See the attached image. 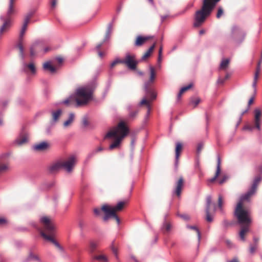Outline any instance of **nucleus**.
Masks as SVG:
<instances>
[{
    "mask_svg": "<svg viewBox=\"0 0 262 262\" xmlns=\"http://www.w3.org/2000/svg\"><path fill=\"white\" fill-rule=\"evenodd\" d=\"M221 159L219 157L217 159V164L216 170L215 175L213 178L207 180L208 185H210V184L213 183L215 182V181L216 180V179L219 176V175L221 173Z\"/></svg>",
    "mask_w": 262,
    "mask_h": 262,
    "instance_id": "dca6fc26",
    "label": "nucleus"
},
{
    "mask_svg": "<svg viewBox=\"0 0 262 262\" xmlns=\"http://www.w3.org/2000/svg\"><path fill=\"white\" fill-rule=\"evenodd\" d=\"M127 203L125 201H121L119 202L116 206L112 207L108 205H104L102 206L101 209L104 213L105 215L103 217V220L106 221L108 220V216L109 215H114V213L121 211L123 210L125 204Z\"/></svg>",
    "mask_w": 262,
    "mask_h": 262,
    "instance_id": "6e6552de",
    "label": "nucleus"
},
{
    "mask_svg": "<svg viewBox=\"0 0 262 262\" xmlns=\"http://www.w3.org/2000/svg\"><path fill=\"white\" fill-rule=\"evenodd\" d=\"M224 13V9L223 6H220L217 8V11L216 14V17L219 19Z\"/></svg>",
    "mask_w": 262,
    "mask_h": 262,
    "instance_id": "c9c22d12",
    "label": "nucleus"
},
{
    "mask_svg": "<svg viewBox=\"0 0 262 262\" xmlns=\"http://www.w3.org/2000/svg\"><path fill=\"white\" fill-rule=\"evenodd\" d=\"M129 133V129L123 121L120 122L117 126L110 130L105 135V138L114 139V142L109 146L110 150L119 147L122 140Z\"/></svg>",
    "mask_w": 262,
    "mask_h": 262,
    "instance_id": "20e7f679",
    "label": "nucleus"
},
{
    "mask_svg": "<svg viewBox=\"0 0 262 262\" xmlns=\"http://www.w3.org/2000/svg\"><path fill=\"white\" fill-rule=\"evenodd\" d=\"M221 0H203L200 9L197 10L194 16L193 26L199 27L211 15L213 9Z\"/></svg>",
    "mask_w": 262,
    "mask_h": 262,
    "instance_id": "7ed1b4c3",
    "label": "nucleus"
},
{
    "mask_svg": "<svg viewBox=\"0 0 262 262\" xmlns=\"http://www.w3.org/2000/svg\"><path fill=\"white\" fill-rule=\"evenodd\" d=\"M260 73V71H255V72L254 74V79H253L254 81H257Z\"/></svg>",
    "mask_w": 262,
    "mask_h": 262,
    "instance_id": "de8ad7c7",
    "label": "nucleus"
},
{
    "mask_svg": "<svg viewBox=\"0 0 262 262\" xmlns=\"http://www.w3.org/2000/svg\"><path fill=\"white\" fill-rule=\"evenodd\" d=\"M152 38V36H138L136 37V39L135 41V46L136 47H140L142 46L145 42L147 40L151 39Z\"/></svg>",
    "mask_w": 262,
    "mask_h": 262,
    "instance_id": "2eb2a0df",
    "label": "nucleus"
},
{
    "mask_svg": "<svg viewBox=\"0 0 262 262\" xmlns=\"http://www.w3.org/2000/svg\"><path fill=\"white\" fill-rule=\"evenodd\" d=\"M98 244L94 242H91L90 243V251L91 253L94 252L97 248Z\"/></svg>",
    "mask_w": 262,
    "mask_h": 262,
    "instance_id": "4c0bfd02",
    "label": "nucleus"
},
{
    "mask_svg": "<svg viewBox=\"0 0 262 262\" xmlns=\"http://www.w3.org/2000/svg\"><path fill=\"white\" fill-rule=\"evenodd\" d=\"M62 168L61 161L51 164L49 167V170L51 173H54Z\"/></svg>",
    "mask_w": 262,
    "mask_h": 262,
    "instance_id": "412c9836",
    "label": "nucleus"
},
{
    "mask_svg": "<svg viewBox=\"0 0 262 262\" xmlns=\"http://www.w3.org/2000/svg\"><path fill=\"white\" fill-rule=\"evenodd\" d=\"M121 63L125 64L130 70H135L138 64L136 57L133 54H127L121 61Z\"/></svg>",
    "mask_w": 262,
    "mask_h": 262,
    "instance_id": "9d476101",
    "label": "nucleus"
},
{
    "mask_svg": "<svg viewBox=\"0 0 262 262\" xmlns=\"http://www.w3.org/2000/svg\"><path fill=\"white\" fill-rule=\"evenodd\" d=\"M128 118L129 120L134 119L137 116L139 113V110H133L131 106L128 107Z\"/></svg>",
    "mask_w": 262,
    "mask_h": 262,
    "instance_id": "5701e85b",
    "label": "nucleus"
},
{
    "mask_svg": "<svg viewBox=\"0 0 262 262\" xmlns=\"http://www.w3.org/2000/svg\"><path fill=\"white\" fill-rule=\"evenodd\" d=\"M261 115V112L259 109H255L254 111L255 125L256 128L260 129V117Z\"/></svg>",
    "mask_w": 262,
    "mask_h": 262,
    "instance_id": "6ab92c4d",
    "label": "nucleus"
},
{
    "mask_svg": "<svg viewBox=\"0 0 262 262\" xmlns=\"http://www.w3.org/2000/svg\"><path fill=\"white\" fill-rule=\"evenodd\" d=\"M43 68L45 70L49 71L51 73H54L56 71V68L50 62H45L43 64Z\"/></svg>",
    "mask_w": 262,
    "mask_h": 262,
    "instance_id": "b1692460",
    "label": "nucleus"
},
{
    "mask_svg": "<svg viewBox=\"0 0 262 262\" xmlns=\"http://www.w3.org/2000/svg\"><path fill=\"white\" fill-rule=\"evenodd\" d=\"M94 90L91 86H86L77 90L75 96H71L62 103L66 105L79 106L86 104L92 98Z\"/></svg>",
    "mask_w": 262,
    "mask_h": 262,
    "instance_id": "f03ea898",
    "label": "nucleus"
},
{
    "mask_svg": "<svg viewBox=\"0 0 262 262\" xmlns=\"http://www.w3.org/2000/svg\"><path fill=\"white\" fill-rule=\"evenodd\" d=\"M192 85V84H189L187 86L182 88L180 90V91L178 95V96H177L178 99H180L181 98L182 95L184 94V93H185L187 90H189L191 88Z\"/></svg>",
    "mask_w": 262,
    "mask_h": 262,
    "instance_id": "72a5a7b5",
    "label": "nucleus"
},
{
    "mask_svg": "<svg viewBox=\"0 0 262 262\" xmlns=\"http://www.w3.org/2000/svg\"><path fill=\"white\" fill-rule=\"evenodd\" d=\"M37 48L41 49V45L38 43L35 42L34 43L30 48V55L31 56H33L36 54V50Z\"/></svg>",
    "mask_w": 262,
    "mask_h": 262,
    "instance_id": "bb28decb",
    "label": "nucleus"
},
{
    "mask_svg": "<svg viewBox=\"0 0 262 262\" xmlns=\"http://www.w3.org/2000/svg\"><path fill=\"white\" fill-rule=\"evenodd\" d=\"M225 81V79L224 78V79L219 78L218 79L217 82L220 84H223Z\"/></svg>",
    "mask_w": 262,
    "mask_h": 262,
    "instance_id": "680f3d73",
    "label": "nucleus"
},
{
    "mask_svg": "<svg viewBox=\"0 0 262 262\" xmlns=\"http://www.w3.org/2000/svg\"><path fill=\"white\" fill-rule=\"evenodd\" d=\"M168 16L167 15H164V16H161V22H163L167 18Z\"/></svg>",
    "mask_w": 262,
    "mask_h": 262,
    "instance_id": "774afa93",
    "label": "nucleus"
},
{
    "mask_svg": "<svg viewBox=\"0 0 262 262\" xmlns=\"http://www.w3.org/2000/svg\"><path fill=\"white\" fill-rule=\"evenodd\" d=\"M56 60L59 64H61L63 61V59L61 57H58L56 58Z\"/></svg>",
    "mask_w": 262,
    "mask_h": 262,
    "instance_id": "6e6d98bb",
    "label": "nucleus"
},
{
    "mask_svg": "<svg viewBox=\"0 0 262 262\" xmlns=\"http://www.w3.org/2000/svg\"><path fill=\"white\" fill-rule=\"evenodd\" d=\"M185 180L183 177H180L175 183L173 193L178 197H180L184 186Z\"/></svg>",
    "mask_w": 262,
    "mask_h": 262,
    "instance_id": "f8f14e48",
    "label": "nucleus"
},
{
    "mask_svg": "<svg viewBox=\"0 0 262 262\" xmlns=\"http://www.w3.org/2000/svg\"><path fill=\"white\" fill-rule=\"evenodd\" d=\"M101 211H102L101 209L95 208L94 209V213L96 215H99L101 213Z\"/></svg>",
    "mask_w": 262,
    "mask_h": 262,
    "instance_id": "3c124183",
    "label": "nucleus"
},
{
    "mask_svg": "<svg viewBox=\"0 0 262 262\" xmlns=\"http://www.w3.org/2000/svg\"><path fill=\"white\" fill-rule=\"evenodd\" d=\"M98 52V56L100 57V58H102L103 57L104 55V53L101 51H100V50L99 51H97Z\"/></svg>",
    "mask_w": 262,
    "mask_h": 262,
    "instance_id": "052dcab7",
    "label": "nucleus"
},
{
    "mask_svg": "<svg viewBox=\"0 0 262 262\" xmlns=\"http://www.w3.org/2000/svg\"><path fill=\"white\" fill-rule=\"evenodd\" d=\"M256 84H257V81L253 80V83H252V87L254 88V92L256 91Z\"/></svg>",
    "mask_w": 262,
    "mask_h": 262,
    "instance_id": "0e129e2a",
    "label": "nucleus"
},
{
    "mask_svg": "<svg viewBox=\"0 0 262 262\" xmlns=\"http://www.w3.org/2000/svg\"><path fill=\"white\" fill-rule=\"evenodd\" d=\"M30 258L32 259H35V260L38 259V256L37 255H33V254L30 255Z\"/></svg>",
    "mask_w": 262,
    "mask_h": 262,
    "instance_id": "69168bd1",
    "label": "nucleus"
},
{
    "mask_svg": "<svg viewBox=\"0 0 262 262\" xmlns=\"http://www.w3.org/2000/svg\"><path fill=\"white\" fill-rule=\"evenodd\" d=\"M149 82H146L144 84V89L146 92V97L144 98L140 102L139 105H146L148 108V113L150 110V103L156 98V94L154 91L148 86Z\"/></svg>",
    "mask_w": 262,
    "mask_h": 262,
    "instance_id": "1a4fd4ad",
    "label": "nucleus"
},
{
    "mask_svg": "<svg viewBox=\"0 0 262 262\" xmlns=\"http://www.w3.org/2000/svg\"><path fill=\"white\" fill-rule=\"evenodd\" d=\"M180 216L185 220H188L189 219V216H188V215L186 214H181L180 215Z\"/></svg>",
    "mask_w": 262,
    "mask_h": 262,
    "instance_id": "864d4df0",
    "label": "nucleus"
},
{
    "mask_svg": "<svg viewBox=\"0 0 262 262\" xmlns=\"http://www.w3.org/2000/svg\"><path fill=\"white\" fill-rule=\"evenodd\" d=\"M244 35V32L238 27H233L231 29V36L234 38L238 39Z\"/></svg>",
    "mask_w": 262,
    "mask_h": 262,
    "instance_id": "a211bd4d",
    "label": "nucleus"
},
{
    "mask_svg": "<svg viewBox=\"0 0 262 262\" xmlns=\"http://www.w3.org/2000/svg\"><path fill=\"white\" fill-rule=\"evenodd\" d=\"M111 249L115 256L116 258L117 259L118 258V244L115 242V241H113L111 245L110 246Z\"/></svg>",
    "mask_w": 262,
    "mask_h": 262,
    "instance_id": "393cba45",
    "label": "nucleus"
},
{
    "mask_svg": "<svg viewBox=\"0 0 262 262\" xmlns=\"http://www.w3.org/2000/svg\"><path fill=\"white\" fill-rule=\"evenodd\" d=\"M110 217H113V218H114V219L116 220V221L117 222V224H120V219L118 217V216L117 215L116 213H114V215H109L108 216V219Z\"/></svg>",
    "mask_w": 262,
    "mask_h": 262,
    "instance_id": "79ce46f5",
    "label": "nucleus"
},
{
    "mask_svg": "<svg viewBox=\"0 0 262 262\" xmlns=\"http://www.w3.org/2000/svg\"><path fill=\"white\" fill-rule=\"evenodd\" d=\"M28 140L29 136L28 134L26 133H22L16 140V143L19 145H21L26 143L28 141Z\"/></svg>",
    "mask_w": 262,
    "mask_h": 262,
    "instance_id": "f3484780",
    "label": "nucleus"
},
{
    "mask_svg": "<svg viewBox=\"0 0 262 262\" xmlns=\"http://www.w3.org/2000/svg\"><path fill=\"white\" fill-rule=\"evenodd\" d=\"M62 114V111L61 110H58L56 111L53 112L52 113V120L54 122H56L58 120L60 116Z\"/></svg>",
    "mask_w": 262,
    "mask_h": 262,
    "instance_id": "cd10ccee",
    "label": "nucleus"
},
{
    "mask_svg": "<svg viewBox=\"0 0 262 262\" xmlns=\"http://www.w3.org/2000/svg\"><path fill=\"white\" fill-rule=\"evenodd\" d=\"M6 223L7 221L4 218L0 217V225H4Z\"/></svg>",
    "mask_w": 262,
    "mask_h": 262,
    "instance_id": "13d9d810",
    "label": "nucleus"
},
{
    "mask_svg": "<svg viewBox=\"0 0 262 262\" xmlns=\"http://www.w3.org/2000/svg\"><path fill=\"white\" fill-rule=\"evenodd\" d=\"M228 179V177L226 175L222 176L221 179L219 181V183L220 184L222 185L224 183L227 179Z\"/></svg>",
    "mask_w": 262,
    "mask_h": 262,
    "instance_id": "a19ab883",
    "label": "nucleus"
},
{
    "mask_svg": "<svg viewBox=\"0 0 262 262\" xmlns=\"http://www.w3.org/2000/svg\"><path fill=\"white\" fill-rule=\"evenodd\" d=\"M182 150V144L180 142H177L176 143V159L178 160L179 159V157L180 156V153L181 151Z\"/></svg>",
    "mask_w": 262,
    "mask_h": 262,
    "instance_id": "7c9ffc66",
    "label": "nucleus"
},
{
    "mask_svg": "<svg viewBox=\"0 0 262 262\" xmlns=\"http://www.w3.org/2000/svg\"><path fill=\"white\" fill-rule=\"evenodd\" d=\"M156 46V43H154L152 46H151L149 49L144 53V54L142 56V59L145 60L147 58L150 56L151 53L153 52Z\"/></svg>",
    "mask_w": 262,
    "mask_h": 262,
    "instance_id": "c756f323",
    "label": "nucleus"
},
{
    "mask_svg": "<svg viewBox=\"0 0 262 262\" xmlns=\"http://www.w3.org/2000/svg\"><path fill=\"white\" fill-rule=\"evenodd\" d=\"M93 259L95 260H98L101 261L103 262H107L108 259L107 257L103 254L99 255H95L93 256Z\"/></svg>",
    "mask_w": 262,
    "mask_h": 262,
    "instance_id": "f704fd0d",
    "label": "nucleus"
},
{
    "mask_svg": "<svg viewBox=\"0 0 262 262\" xmlns=\"http://www.w3.org/2000/svg\"><path fill=\"white\" fill-rule=\"evenodd\" d=\"M51 144L47 141L36 143L33 146V149L37 151H45L49 150Z\"/></svg>",
    "mask_w": 262,
    "mask_h": 262,
    "instance_id": "ddd939ff",
    "label": "nucleus"
},
{
    "mask_svg": "<svg viewBox=\"0 0 262 262\" xmlns=\"http://www.w3.org/2000/svg\"><path fill=\"white\" fill-rule=\"evenodd\" d=\"M40 223L43 227V229L40 231L41 236L44 239L52 243L57 248H60L59 244L53 238L56 230L55 224L53 220L49 216H42L40 219Z\"/></svg>",
    "mask_w": 262,
    "mask_h": 262,
    "instance_id": "39448f33",
    "label": "nucleus"
},
{
    "mask_svg": "<svg viewBox=\"0 0 262 262\" xmlns=\"http://www.w3.org/2000/svg\"><path fill=\"white\" fill-rule=\"evenodd\" d=\"M110 33L109 31H107V33H106L105 38L103 41L104 42L106 40H107L110 38Z\"/></svg>",
    "mask_w": 262,
    "mask_h": 262,
    "instance_id": "bf43d9fd",
    "label": "nucleus"
},
{
    "mask_svg": "<svg viewBox=\"0 0 262 262\" xmlns=\"http://www.w3.org/2000/svg\"><path fill=\"white\" fill-rule=\"evenodd\" d=\"M257 245L254 244L253 245H250V252L251 253H254L257 248Z\"/></svg>",
    "mask_w": 262,
    "mask_h": 262,
    "instance_id": "c03bdc74",
    "label": "nucleus"
},
{
    "mask_svg": "<svg viewBox=\"0 0 262 262\" xmlns=\"http://www.w3.org/2000/svg\"><path fill=\"white\" fill-rule=\"evenodd\" d=\"M229 63L230 60L228 59H225L223 60L220 64V69L223 70H226L228 68L229 65Z\"/></svg>",
    "mask_w": 262,
    "mask_h": 262,
    "instance_id": "2f4dec72",
    "label": "nucleus"
},
{
    "mask_svg": "<svg viewBox=\"0 0 262 262\" xmlns=\"http://www.w3.org/2000/svg\"><path fill=\"white\" fill-rule=\"evenodd\" d=\"M75 115L73 113H70L69 115V119L63 123L64 127H68L74 121Z\"/></svg>",
    "mask_w": 262,
    "mask_h": 262,
    "instance_id": "473e14b6",
    "label": "nucleus"
},
{
    "mask_svg": "<svg viewBox=\"0 0 262 262\" xmlns=\"http://www.w3.org/2000/svg\"><path fill=\"white\" fill-rule=\"evenodd\" d=\"M162 47H161L159 50L158 62H160L162 58Z\"/></svg>",
    "mask_w": 262,
    "mask_h": 262,
    "instance_id": "8fccbe9b",
    "label": "nucleus"
},
{
    "mask_svg": "<svg viewBox=\"0 0 262 262\" xmlns=\"http://www.w3.org/2000/svg\"><path fill=\"white\" fill-rule=\"evenodd\" d=\"M156 78V71L153 67H150V77L149 80L147 82L148 83V86H150V83H152Z\"/></svg>",
    "mask_w": 262,
    "mask_h": 262,
    "instance_id": "a878e982",
    "label": "nucleus"
},
{
    "mask_svg": "<svg viewBox=\"0 0 262 262\" xmlns=\"http://www.w3.org/2000/svg\"><path fill=\"white\" fill-rule=\"evenodd\" d=\"M262 63V59H260L259 61L257 63V67L256 68V71H261V64Z\"/></svg>",
    "mask_w": 262,
    "mask_h": 262,
    "instance_id": "49530a36",
    "label": "nucleus"
},
{
    "mask_svg": "<svg viewBox=\"0 0 262 262\" xmlns=\"http://www.w3.org/2000/svg\"><path fill=\"white\" fill-rule=\"evenodd\" d=\"M8 168V166L6 164H0V173L6 171Z\"/></svg>",
    "mask_w": 262,
    "mask_h": 262,
    "instance_id": "ea45409f",
    "label": "nucleus"
},
{
    "mask_svg": "<svg viewBox=\"0 0 262 262\" xmlns=\"http://www.w3.org/2000/svg\"><path fill=\"white\" fill-rule=\"evenodd\" d=\"M16 0H9L6 14L5 16H2L0 19L3 21V25L0 28V36L8 31L11 26L12 21V16L16 12L15 8V3Z\"/></svg>",
    "mask_w": 262,
    "mask_h": 262,
    "instance_id": "423d86ee",
    "label": "nucleus"
},
{
    "mask_svg": "<svg viewBox=\"0 0 262 262\" xmlns=\"http://www.w3.org/2000/svg\"><path fill=\"white\" fill-rule=\"evenodd\" d=\"M223 204V200L222 196L220 195L219 196V199H218V207L221 209H222V208Z\"/></svg>",
    "mask_w": 262,
    "mask_h": 262,
    "instance_id": "37998d69",
    "label": "nucleus"
},
{
    "mask_svg": "<svg viewBox=\"0 0 262 262\" xmlns=\"http://www.w3.org/2000/svg\"><path fill=\"white\" fill-rule=\"evenodd\" d=\"M242 227L241 228V230L239 232V235L241 239L244 241L245 238V236L246 233L249 231V225H242Z\"/></svg>",
    "mask_w": 262,
    "mask_h": 262,
    "instance_id": "4be33fe9",
    "label": "nucleus"
},
{
    "mask_svg": "<svg viewBox=\"0 0 262 262\" xmlns=\"http://www.w3.org/2000/svg\"><path fill=\"white\" fill-rule=\"evenodd\" d=\"M121 59H117V60H115L114 61H113V62L111 63V68H113V67H115L117 64H118V63H121Z\"/></svg>",
    "mask_w": 262,
    "mask_h": 262,
    "instance_id": "09e8293b",
    "label": "nucleus"
},
{
    "mask_svg": "<svg viewBox=\"0 0 262 262\" xmlns=\"http://www.w3.org/2000/svg\"><path fill=\"white\" fill-rule=\"evenodd\" d=\"M187 228L190 229H192V230L195 231V232H196L197 235H198V239H199V240H200L201 233H200V232L199 231V229L197 228V227L196 226H188Z\"/></svg>",
    "mask_w": 262,
    "mask_h": 262,
    "instance_id": "58836bf2",
    "label": "nucleus"
},
{
    "mask_svg": "<svg viewBox=\"0 0 262 262\" xmlns=\"http://www.w3.org/2000/svg\"><path fill=\"white\" fill-rule=\"evenodd\" d=\"M201 102V99L199 98H192L190 100V104L192 105L193 107H195Z\"/></svg>",
    "mask_w": 262,
    "mask_h": 262,
    "instance_id": "e433bc0d",
    "label": "nucleus"
},
{
    "mask_svg": "<svg viewBox=\"0 0 262 262\" xmlns=\"http://www.w3.org/2000/svg\"><path fill=\"white\" fill-rule=\"evenodd\" d=\"M76 163V159L74 156H70L64 161H61L62 168L65 169L68 172L72 171Z\"/></svg>",
    "mask_w": 262,
    "mask_h": 262,
    "instance_id": "9b49d317",
    "label": "nucleus"
},
{
    "mask_svg": "<svg viewBox=\"0 0 262 262\" xmlns=\"http://www.w3.org/2000/svg\"><path fill=\"white\" fill-rule=\"evenodd\" d=\"M103 43H104V42L103 41V42H101V43H99V44H98L97 45V46L96 47V50L97 51L100 50V49L102 47V46L103 45Z\"/></svg>",
    "mask_w": 262,
    "mask_h": 262,
    "instance_id": "4d7b16f0",
    "label": "nucleus"
},
{
    "mask_svg": "<svg viewBox=\"0 0 262 262\" xmlns=\"http://www.w3.org/2000/svg\"><path fill=\"white\" fill-rule=\"evenodd\" d=\"M82 124L84 127H86L89 125V121L86 117L83 118Z\"/></svg>",
    "mask_w": 262,
    "mask_h": 262,
    "instance_id": "a18cd8bd",
    "label": "nucleus"
},
{
    "mask_svg": "<svg viewBox=\"0 0 262 262\" xmlns=\"http://www.w3.org/2000/svg\"><path fill=\"white\" fill-rule=\"evenodd\" d=\"M103 150V148L100 146H99L98 148H97L94 151V153H97L98 152H99V151H101Z\"/></svg>",
    "mask_w": 262,
    "mask_h": 262,
    "instance_id": "5fc2aeb1",
    "label": "nucleus"
},
{
    "mask_svg": "<svg viewBox=\"0 0 262 262\" xmlns=\"http://www.w3.org/2000/svg\"><path fill=\"white\" fill-rule=\"evenodd\" d=\"M261 181L260 176H256L253 180V183L245 194L242 195L234 210V216L238 223L241 225H250L251 223V211L246 206V203L251 201V198L255 194L257 187Z\"/></svg>",
    "mask_w": 262,
    "mask_h": 262,
    "instance_id": "f257e3e1",
    "label": "nucleus"
},
{
    "mask_svg": "<svg viewBox=\"0 0 262 262\" xmlns=\"http://www.w3.org/2000/svg\"><path fill=\"white\" fill-rule=\"evenodd\" d=\"M33 15V12L28 13L25 16L22 28L19 34V39L16 47L19 50V54L22 59L24 58V36L27 30L28 25Z\"/></svg>",
    "mask_w": 262,
    "mask_h": 262,
    "instance_id": "0eeeda50",
    "label": "nucleus"
},
{
    "mask_svg": "<svg viewBox=\"0 0 262 262\" xmlns=\"http://www.w3.org/2000/svg\"><path fill=\"white\" fill-rule=\"evenodd\" d=\"M51 8L54 9L57 4V0H51Z\"/></svg>",
    "mask_w": 262,
    "mask_h": 262,
    "instance_id": "603ef678",
    "label": "nucleus"
},
{
    "mask_svg": "<svg viewBox=\"0 0 262 262\" xmlns=\"http://www.w3.org/2000/svg\"><path fill=\"white\" fill-rule=\"evenodd\" d=\"M253 101H254V97H251L249 101H248V106H249L250 105H251L253 103Z\"/></svg>",
    "mask_w": 262,
    "mask_h": 262,
    "instance_id": "e2e57ef3",
    "label": "nucleus"
},
{
    "mask_svg": "<svg viewBox=\"0 0 262 262\" xmlns=\"http://www.w3.org/2000/svg\"><path fill=\"white\" fill-rule=\"evenodd\" d=\"M212 205V199L210 196H208L206 198V220L208 222H211L213 221L212 216L211 214L210 210Z\"/></svg>",
    "mask_w": 262,
    "mask_h": 262,
    "instance_id": "4468645a",
    "label": "nucleus"
},
{
    "mask_svg": "<svg viewBox=\"0 0 262 262\" xmlns=\"http://www.w3.org/2000/svg\"><path fill=\"white\" fill-rule=\"evenodd\" d=\"M203 148V146L201 145H199L197 148V151L198 153L201 152L202 149Z\"/></svg>",
    "mask_w": 262,
    "mask_h": 262,
    "instance_id": "338daca9",
    "label": "nucleus"
},
{
    "mask_svg": "<svg viewBox=\"0 0 262 262\" xmlns=\"http://www.w3.org/2000/svg\"><path fill=\"white\" fill-rule=\"evenodd\" d=\"M171 228L172 226L170 223L165 222L163 224L162 231L164 233H167L170 231Z\"/></svg>",
    "mask_w": 262,
    "mask_h": 262,
    "instance_id": "c85d7f7f",
    "label": "nucleus"
},
{
    "mask_svg": "<svg viewBox=\"0 0 262 262\" xmlns=\"http://www.w3.org/2000/svg\"><path fill=\"white\" fill-rule=\"evenodd\" d=\"M24 69L26 72H30L32 74H35L36 71L35 65L33 62L25 63Z\"/></svg>",
    "mask_w": 262,
    "mask_h": 262,
    "instance_id": "aec40b11",
    "label": "nucleus"
}]
</instances>
